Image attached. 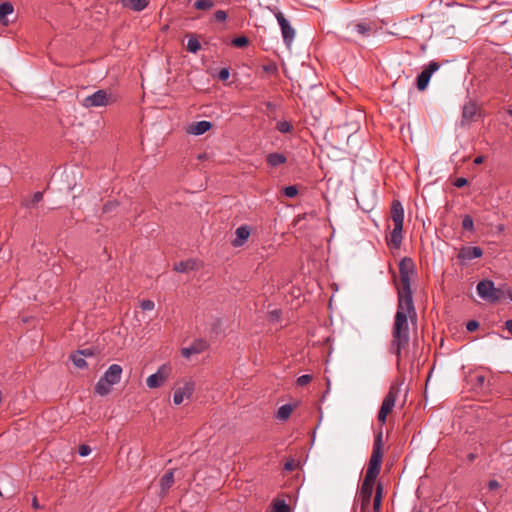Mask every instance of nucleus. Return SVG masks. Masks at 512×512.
<instances>
[{
  "instance_id": "nucleus-1",
  "label": "nucleus",
  "mask_w": 512,
  "mask_h": 512,
  "mask_svg": "<svg viewBox=\"0 0 512 512\" xmlns=\"http://www.w3.org/2000/svg\"><path fill=\"white\" fill-rule=\"evenodd\" d=\"M415 273V265L411 258L405 257L399 263L400 286L398 287V304L392 326L390 352L397 358V368L401 369L403 350L410 341L408 319H416V310L411 291V277ZM408 357V353H404Z\"/></svg>"
},
{
  "instance_id": "nucleus-2",
  "label": "nucleus",
  "mask_w": 512,
  "mask_h": 512,
  "mask_svg": "<svg viewBox=\"0 0 512 512\" xmlns=\"http://www.w3.org/2000/svg\"><path fill=\"white\" fill-rule=\"evenodd\" d=\"M122 372L123 370L120 365H110L96 383L94 387L95 393L99 396L108 395L111 392L113 385H116L121 381Z\"/></svg>"
},
{
  "instance_id": "nucleus-3",
  "label": "nucleus",
  "mask_w": 512,
  "mask_h": 512,
  "mask_svg": "<svg viewBox=\"0 0 512 512\" xmlns=\"http://www.w3.org/2000/svg\"><path fill=\"white\" fill-rule=\"evenodd\" d=\"M391 218L394 228L391 231L389 244L394 248H399L402 243V229L404 221V209L400 201L394 200L391 205Z\"/></svg>"
},
{
  "instance_id": "nucleus-4",
  "label": "nucleus",
  "mask_w": 512,
  "mask_h": 512,
  "mask_svg": "<svg viewBox=\"0 0 512 512\" xmlns=\"http://www.w3.org/2000/svg\"><path fill=\"white\" fill-rule=\"evenodd\" d=\"M117 98L111 91L100 89L91 95H88L81 101V105L85 108H98L112 105Z\"/></svg>"
},
{
  "instance_id": "nucleus-5",
  "label": "nucleus",
  "mask_w": 512,
  "mask_h": 512,
  "mask_svg": "<svg viewBox=\"0 0 512 512\" xmlns=\"http://www.w3.org/2000/svg\"><path fill=\"white\" fill-rule=\"evenodd\" d=\"M478 295L485 301L496 303L506 297V291L496 288L491 280H481L476 286Z\"/></svg>"
},
{
  "instance_id": "nucleus-6",
  "label": "nucleus",
  "mask_w": 512,
  "mask_h": 512,
  "mask_svg": "<svg viewBox=\"0 0 512 512\" xmlns=\"http://www.w3.org/2000/svg\"><path fill=\"white\" fill-rule=\"evenodd\" d=\"M400 393V386L392 384L389 388L388 393L385 395L380 410L378 412V421L384 424L386 422L387 415L392 412L396 400Z\"/></svg>"
},
{
  "instance_id": "nucleus-7",
  "label": "nucleus",
  "mask_w": 512,
  "mask_h": 512,
  "mask_svg": "<svg viewBox=\"0 0 512 512\" xmlns=\"http://www.w3.org/2000/svg\"><path fill=\"white\" fill-rule=\"evenodd\" d=\"M172 367L169 364H162L158 370L146 379V385L151 388L161 387L170 377Z\"/></svg>"
},
{
  "instance_id": "nucleus-8",
  "label": "nucleus",
  "mask_w": 512,
  "mask_h": 512,
  "mask_svg": "<svg viewBox=\"0 0 512 512\" xmlns=\"http://www.w3.org/2000/svg\"><path fill=\"white\" fill-rule=\"evenodd\" d=\"M375 482L363 480L357 497V502H360V510L364 512L370 505L371 497L373 494Z\"/></svg>"
},
{
  "instance_id": "nucleus-9",
  "label": "nucleus",
  "mask_w": 512,
  "mask_h": 512,
  "mask_svg": "<svg viewBox=\"0 0 512 512\" xmlns=\"http://www.w3.org/2000/svg\"><path fill=\"white\" fill-rule=\"evenodd\" d=\"M439 64L435 61H431L427 67L417 76L416 85L418 90L423 91L429 84L430 78L434 72L439 69Z\"/></svg>"
},
{
  "instance_id": "nucleus-10",
  "label": "nucleus",
  "mask_w": 512,
  "mask_h": 512,
  "mask_svg": "<svg viewBox=\"0 0 512 512\" xmlns=\"http://www.w3.org/2000/svg\"><path fill=\"white\" fill-rule=\"evenodd\" d=\"M195 384L192 381H185L182 386L177 387L174 391L173 402L180 405L184 398H190L194 392Z\"/></svg>"
},
{
  "instance_id": "nucleus-11",
  "label": "nucleus",
  "mask_w": 512,
  "mask_h": 512,
  "mask_svg": "<svg viewBox=\"0 0 512 512\" xmlns=\"http://www.w3.org/2000/svg\"><path fill=\"white\" fill-rule=\"evenodd\" d=\"M483 256L482 248L478 246H463L460 248L457 258L460 261H470Z\"/></svg>"
},
{
  "instance_id": "nucleus-12",
  "label": "nucleus",
  "mask_w": 512,
  "mask_h": 512,
  "mask_svg": "<svg viewBox=\"0 0 512 512\" xmlns=\"http://www.w3.org/2000/svg\"><path fill=\"white\" fill-rule=\"evenodd\" d=\"M479 115V108L473 101H468L462 109V124H469L476 120Z\"/></svg>"
},
{
  "instance_id": "nucleus-13",
  "label": "nucleus",
  "mask_w": 512,
  "mask_h": 512,
  "mask_svg": "<svg viewBox=\"0 0 512 512\" xmlns=\"http://www.w3.org/2000/svg\"><path fill=\"white\" fill-rule=\"evenodd\" d=\"M208 347V344L205 340L197 339L195 340L189 347H184L181 349V354L185 358H189L191 355L200 354L204 352Z\"/></svg>"
},
{
  "instance_id": "nucleus-14",
  "label": "nucleus",
  "mask_w": 512,
  "mask_h": 512,
  "mask_svg": "<svg viewBox=\"0 0 512 512\" xmlns=\"http://www.w3.org/2000/svg\"><path fill=\"white\" fill-rule=\"evenodd\" d=\"M348 28L351 30L352 34H356L360 38H367L371 36L373 32V25L368 22L351 24Z\"/></svg>"
},
{
  "instance_id": "nucleus-15",
  "label": "nucleus",
  "mask_w": 512,
  "mask_h": 512,
  "mask_svg": "<svg viewBox=\"0 0 512 512\" xmlns=\"http://www.w3.org/2000/svg\"><path fill=\"white\" fill-rule=\"evenodd\" d=\"M382 448H383L382 433H379L374 440L372 454L369 459L370 462L379 464V466H381V462H382V458H383Z\"/></svg>"
},
{
  "instance_id": "nucleus-16",
  "label": "nucleus",
  "mask_w": 512,
  "mask_h": 512,
  "mask_svg": "<svg viewBox=\"0 0 512 512\" xmlns=\"http://www.w3.org/2000/svg\"><path fill=\"white\" fill-rule=\"evenodd\" d=\"M235 239L232 240L231 244L234 247H241L248 240L250 236V229L247 225L239 226L235 231Z\"/></svg>"
},
{
  "instance_id": "nucleus-17",
  "label": "nucleus",
  "mask_w": 512,
  "mask_h": 512,
  "mask_svg": "<svg viewBox=\"0 0 512 512\" xmlns=\"http://www.w3.org/2000/svg\"><path fill=\"white\" fill-rule=\"evenodd\" d=\"M212 127L210 121L202 120L190 124L187 128V132L192 135H202Z\"/></svg>"
},
{
  "instance_id": "nucleus-18",
  "label": "nucleus",
  "mask_w": 512,
  "mask_h": 512,
  "mask_svg": "<svg viewBox=\"0 0 512 512\" xmlns=\"http://www.w3.org/2000/svg\"><path fill=\"white\" fill-rule=\"evenodd\" d=\"M286 161V156L278 152L270 153L266 157L267 164L273 168L286 163Z\"/></svg>"
},
{
  "instance_id": "nucleus-19",
  "label": "nucleus",
  "mask_w": 512,
  "mask_h": 512,
  "mask_svg": "<svg viewBox=\"0 0 512 512\" xmlns=\"http://www.w3.org/2000/svg\"><path fill=\"white\" fill-rule=\"evenodd\" d=\"M122 4L124 7L139 12L148 6L149 0H122Z\"/></svg>"
},
{
  "instance_id": "nucleus-20",
  "label": "nucleus",
  "mask_w": 512,
  "mask_h": 512,
  "mask_svg": "<svg viewBox=\"0 0 512 512\" xmlns=\"http://www.w3.org/2000/svg\"><path fill=\"white\" fill-rule=\"evenodd\" d=\"M174 483V473L173 470L166 472L160 479V488L161 493L166 494L167 491Z\"/></svg>"
},
{
  "instance_id": "nucleus-21",
  "label": "nucleus",
  "mask_w": 512,
  "mask_h": 512,
  "mask_svg": "<svg viewBox=\"0 0 512 512\" xmlns=\"http://www.w3.org/2000/svg\"><path fill=\"white\" fill-rule=\"evenodd\" d=\"M196 264V260L193 259L180 261L174 265V270L179 273H185L194 270L196 268Z\"/></svg>"
},
{
  "instance_id": "nucleus-22",
  "label": "nucleus",
  "mask_w": 512,
  "mask_h": 512,
  "mask_svg": "<svg viewBox=\"0 0 512 512\" xmlns=\"http://www.w3.org/2000/svg\"><path fill=\"white\" fill-rule=\"evenodd\" d=\"M380 469L381 466H379V464L372 463L369 461L364 480L375 482L377 476L380 473Z\"/></svg>"
},
{
  "instance_id": "nucleus-23",
  "label": "nucleus",
  "mask_w": 512,
  "mask_h": 512,
  "mask_svg": "<svg viewBox=\"0 0 512 512\" xmlns=\"http://www.w3.org/2000/svg\"><path fill=\"white\" fill-rule=\"evenodd\" d=\"M91 355L89 350L78 351L76 354L71 355L73 364L80 369L87 367V363L83 356Z\"/></svg>"
},
{
  "instance_id": "nucleus-24",
  "label": "nucleus",
  "mask_w": 512,
  "mask_h": 512,
  "mask_svg": "<svg viewBox=\"0 0 512 512\" xmlns=\"http://www.w3.org/2000/svg\"><path fill=\"white\" fill-rule=\"evenodd\" d=\"M295 406L291 404H284L281 407H279L276 418L280 421H286L289 419L291 413L293 412Z\"/></svg>"
},
{
  "instance_id": "nucleus-25",
  "label": "nucleus",
  "mask_w": 512,
  "mask_h": 512,
  "mask_svg": "<svg viewBox=\"0 0 512 512\" xmlns=\"http://www.w3.org/2000/svg\"><path fill=\"white\" fill-rule=\"evenodd\" d=\"M281 32H282V36H283V40H284L285 44L287 46H290L291 43L293 42V39L295 36V31L291 27L290 23L288 25H286L285 28H281Z\"/></svg>"
},
{
  "instance_id": "nucleus-26",
  "label": "nucleus",
  "mask_w": 512,
  "mask_h": 512,
  "mask_svg": "<svg viewBox=\"0 0 512 512\" xmlns=\"http://www.w3.org/2000/svg\"><path fill=\"white\" fill-rule=\"evenodd\" d=\"M382 492H383L382 484L378 483L376 486V494L374 496V501H373V512H380L381 503H382Z\"/></svg>"
},
{
  "instance_id": "nucleus-27",
  "label": "nucleus",
  "mask_w": 512,
  "mask_h": 512,
  "mask_svg": "<svg viewBox=\"0 0 512 512\" xmlns=\"http://www.w3.org/2000/svg\"><path fill=\"white\" fill-rule=\"evenodd\" d=\"M13 11L14 7L10 2L0 4V22L5 23L6 17L12 14Z\"/></svg>"
},
{
  "instance_id": "nucleus-28",
  "label": "nucleus",
  "mask_w": 512,
  "mask_h": 512,
  "mask_svg": "<svg viewBox=\"0 0 512 512\" xmlns=\"http://www.w3.org/2000/svg\"><path fill=\"white\" fill-rule=\"evenodd\" d=\"M200 48H201V45H200L199 40L196 37L191 36L187 42V50L189 52L195 54L200 50Z\"/></svg>"
},
{
  "instance_id": "nucleus-29",
  "label": "nucleus",
  "mask_w": 512,
  "mask_h": 512,
  "mask_svg": "<svg viewBox=\"0 0 512 512\" xmlns=\"http://www.w3.org/2000/svg\"><path fill=\"white\" fill-rule=\"evenodd\" d=\"M276 129L283 134L290 133L293 130V125L286 120L278 121L276 124Z\"/></svg>"
},
{
  "instance_id": "nucleus-30",
  "label": "nucleus",
  "mask_w": 512,
  "mask_h": 512,
  "mask_svg": "<svg viewBox=\"0 0 512 512\" xmlns=\"http://www.w3.org/2000/svg\"><path fill=\"white\" fill-rule=\"evenodd\" d=\"M271 512H290V507L284 500H276Z\"/></svg>"
},
{
  "instance_id": "nucleus-31",
  "label": "nucleus",
  "mask_w": 512,
  "mask_h": 512,
  "mask_svg": "<svg viewBox=\"0 0 512 512\" xmlns=\"http://www.w3.org/2000/svg\"><path fill=\"white\" fill-rule=\"evenodd\" d=\"M214 6L213 0H197L194 3V7L197 10H209Z\"/></svg>"
},
{
  "instance_id": "nucleus-32",
  "label": "nucleus",
  "mask_w": 512,
  "mask_h": 512,
  "mask_svg": "<svg viewBox=\"0 0 512 512\" xmlns=\"http://www.w3.org/2000/svg\"><path fill=\"white\" fill-rule=\"evenodd\" d=\"M231 44L238 48L246 47L249 44V39L246 36H240L232 39Z\"/></svg>"
},
{
  "instance_id": "nucleus-33",
  "label": "nucleus",
  "mask_w": 512,
  "mask_h": 512,
  "mask_svg": "<svg viewBox=\"0 0 512 512\" xmlns=\"http://www.w3.org/2000/svg\"><path fill=\"white\" fill-rule=\"evenodd\" d=\"M462 228L468 231H474V221L469 215H465L462 220Z\"/></svg>"
},
{
  "instance_id": "nucleus-34",
  "label": "nucleus",
  "mask_w": 512,
  "mask_h": 512,
  "mask_svg": "<svg viewBox=\"0 0 512 512\" xmlns=\"http://www.w3.org/2000/svg\"><path fill=\"white\" fill-rule=\"evenodd\" d=\"M283 193L288 198H293V197L297 196L298 189L295 185L287 186L284 188Z\"/></svg>"
},
{
  "instance_id": "nucleus-35",
  "label": "nucleus",
  "mask_w": 512,
  "mask_h": 512,
  "mask_svg": "<svg viewBox=\"0 0 512 512\" xmlns=\"http://www.w3.org/2000/svg\"><path fill=\"white\" fill-rule=\"evenodd\" d=\"M475 387L483 388L486 383V377L484 375L477 374L473 377Z\"/></svg>"
},
{
  "instance_id": "nucleus-36",
  "label": "nucleus",
  "mask_w": 512,
  "mask_h": 512,
  "mask_svg": "<svg viewBox=\"0 0 512 512\" xmlns=\"http://www.w3.org/2000/svg\"><path fill=\"white\" fill-rule=\"evenodd\" d=\"M311 381H312V376L309 374H304L297 378V385L305 386V385L309 384Z\"/></svg>"
},
{
  "instance_id": "nucleus-37",
  "label": "nucleus",
  "mask_w": 512,
  "mask_h": 512,
  "mask_svg": "<svg viewBox=\"0 0 512 512\" xmlns=\"http://www.w3.org/2000/svg\"><path fill=\"white\" fill-rule=\"evenodd\" d=\"M140 307L144 311H151V310L154 309L155 304H154V302L152 300L146 299V300H142L140 302Z\"/></svg>"
},
{
  "instance_id": "nucleus-38",
  "label": "nucleus",
  "mask_w": 512,
  "mask_h": 512,
  "mask_svg": "<svg viewBox=\"0 0 512 512\" xmlns=\"http://www.w3.org/2000/svg\"><path fill=\"white\" fill-rule=\"evenodd\" d=\"M227 19V13L224 10H217L214 13V20L217 22H224Z\"/></svg>"
},
{
  "instance_id": "nucleus-39",
  "label": "nucleus",
  "mask_w": 512,
  "mask_h": 512,
  "mask_svg": "<svg viewBox=\"0 0 512 512\" xmlns=\"http://www.w3.org/2000/svg\"><path fill=\"white\" fill-rule=\"evenodd\" d=\"M230 76V71L228 68H222L220 71H219V74H218V78L222 81H226L228 80Z\"/></svg>"
},
{
  "instance_id": "nucleus-40",
  "label": "nucleus",
  "mask_w": 512,
  "mask_h": 512,
  "mask_svg": "<svg viewBox=\"0 0 512 512\" xmlns=\"http://www.w3.org/2000/svg\"><path fill=\"white\" fill-rule=\"evenodd\" d=\"M478 327H479V323L476 320H470L466 324V329L469 332H474L475 330L478 329Z\"/></svg>"
},
{
  "instance_id": "nucleus-41",
  "label": "nucleus",
  "mask_w": 512,
  "mask_h": 512,
  "mask_svg": "<svg viewBox=\"0 0 512 512\" xmlns=\"http://www.w3.org/2000/svg\"><path fill=\"white\" fill-rule=\"evenodd\" d=\"M276 18L281 28H285L289 24L288 20L280 12L276 15Z\"/></svg>"
},
{
  "instance_id": "nucleus-42",
  "label": "nucleus",
  "mask_w": 512,
  "mask_h": 512,
  "mask_svg": "<svg viewBox=\"0 0 512 512\" xmlns=\"http://www.w3.org/2000/svg\"><path fill=\"white\" fill-rule=\"evenodd\" d=\"M90 452H91V448L88 445L83 444L79 447L80 456H83V457L88 456L90 454Z\"/></svg>"
},
{
  "instance_id": "nucleus-43",
  "label": "nucleus",
  "mask_w": 512,
  "mask_h": 512,
  "mask_svg": "<svg viewBox=\"0 0 512 512\" xmlns=\"http://www.w3.org/2000/svg\"><path fill=\"white\" fill-rule=\"evenodd\" d=\"M467 183H468L467 179H466V178L461 177V178H457V179L455 180L454 185H455L456 187H458V188H462V187H464L465 185H467Z\"/></svg>"
},
{
  "instance_id": "nucleus-44",
  "label": "nucleus",
  "mask_w": 512,
  "mask_h": 512,
  "mask_svg": "<svg viewBox=\"0 0 512 512\" xmlns=\"http://www.w3.org/2000/svg\"><path fill=\"white\" fill-rule=\"evenodd\" d=\"M296 467V462L295 460L291 459L289 461H287L285 464H284V469L287 470V471H292L294 470Z\"/></svg>"
},
{
  "instance_id": "nucleus-45",
  "label": "nucleus",
  "mask_w": 512,
  "mask_h": 512,
  "mask_svg": "<svg viewBox=\"0 0 512 512\" xmlns=\"http://www.w3.org/2000/svg\"><path fill=\"white\" fill-rule=\"evenodd\" d=\"M43 199V193L42 192H35L33 197H32V203L33 204H37L38 202H40L41 200Z\"/></svg>"
},
{
  "instance_id": "nucleus-46",
  "label": "nucleus",
  "mask_w": 512,
  "mask_h": 512,
  "mask_svg": "<svg viewBox=\"0 0 512 512\" xmlns=\"http://www.w3.org/2000/svg\"><path fill=\"white\" fill-rule=\"evenodd\" d=\"M504 327L509 332L510 336L512 337V319L507 320L504 324Z\"/></svg>"
},
{
  "instance_id": "nucleus-47",
  "label": "nucleus",
  "mask_w": 512,
  "mask_h": 512,
  "mask_svg": "<svg viewBox=\"0 0 512 512\" xmlns=\"http://www.w3.org/2000/svg\"><path fill=\"white\" fill-rule=\"evenodd\" d=\"M488 487L490 490L497 489L499 487V483L496 480H490L488 483Z\"/></svg>"
},
{
  "instance_id": "nucleus-48",
  "label": "nucleus",
  "mask_w": 512,
  "mask_h": 512,
  "mask_svg": "<svg viewBox=\"0 0 512 512\" xmlns=\"http://www.w3.org/2000/svg\"><path fill=\"white\" fill-rule=\"evenodd\" d=\"M32 507L34 509H40L41 508V506H40L36 496H34L33 499H32Z\"/></svg>"
},
{
  "instance_id": "nucleus-49",
  "label": "nucleus",
  "mask_w": 512,
  "mask_h": 512,
  "mask_svg": "<svg viewBox=\"0 0 512 512\" xmlns=\"http://www.w3.org/2000/svg\"><path fill=\"white\" fill-rule=\"evenodd\" d=\"M483 162H484V157L483 156H477L474 159V164H476V165L482 164Z\"/></svg>"
},
{
  "instance_id": "nucleus-50",
  "label": "nucleus",
  "mask_w": 512,
  "mask_h": 512,
  "mask_svg": "<svg viewBox=\"0 0 512 512\" xmlns=\"http://www.w3.org/2000/svg\"><path fill=\"white\" fill-rule=\"evenodd\" d=\"M263 69L265 71H271L272 69H275V67H271V66H264Z\"/></svg>"
},
{
  "instance_id": "nucleus-51",
  "label": "nucleus",
  "mask_w": 512,
  "mask_h": 512,
  "mask_svg": "<svg viewBox=\"0 0 512 512\" xmlns=\"http://www.w3.org/2000/svg\"><path fill=\"white\" fill-rule=\"evenodd\" d=\"M506 295L511 299L512 301V290H507Z\"/></svg>"
},
{
  "instance_id": "nucleus-52",
  "label": "nucleus",
  "mask_w": 512,
  "mask_h": 512,
  "mask_svg": "<svg viewBox=\"0 0 512 512\" xmlns=\"http://www.w3.org/2000/svg\"><path fill=\"white\" fill-rule=\"evenodd\" d=\"M108 211V205L104 206V212Z\"/></svg>"
},
{
  "instance_id": "nucleus-53",
  "label": "nucleus",
  "mask_w": 512,
  "mask_h": 512,
  "mask_svg": "<svg viewBox=\"0 0 512 512\" xmlns=\"http://www.w3.org/2000/svg\"><path fill=\"white\" fill-rule=\"evenodd\" d=\"M508 113H509V115L512 116V110L511 109L508 111Z\"/></svg>"
}]
</instances>
